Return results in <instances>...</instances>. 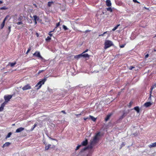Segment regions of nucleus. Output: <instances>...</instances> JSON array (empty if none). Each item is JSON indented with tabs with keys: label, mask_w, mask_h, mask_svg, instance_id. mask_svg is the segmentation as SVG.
I'll return each instance as SVG.
<instances>
[{
	"label": "nucleus",
	"mask_w": 156,
	"mask_h": 156,
	"mask_svg": "<svg viewBox=\"0 0 156 156\" xmlns=\"http://www.w3.org/2000/svg\"><path fill=\"white\" fill-rule=\"evenodd\" d=\"M113 45L112 41L110 40H105L104 43V49H106Z\"/></svg>",
	"instance_id": "nucleus-1"
},
{
	"label": "nucleus",
	"mask_w": 156,
	"mask_h": 156,
	"mask_svg": "<svg viewBox=\"0 0 156 156\" xmlns=\"http://www.w3.org/2000/svg\"><path fill=\"white\" fill-rule=\"evenodd\" d=\"M46 80V79L45 78H44L42 79L37 84L35 85V87H38L37 88V90H38L40 89L42 85L44 84L45 83V82Z\"/></svg>",
	"instance_id": "nucleus-2"
},
{
	"label": "nucleus",
	"mask_w": 156,
	"mask_h": 156,
	"mask_svg": "<svg viewBox=\"0 0 156 156\" xmlns=\"http://www.w3.org/2000/svg\"><path fill=\"white\" fill-rule=\"evenodd\" d=\"M100 136V132L96 133L94 137L93 141H92V143H95L96 142L97 140L99 139L98 136Z\"/></svg>",
	"instance_id": "nucleus-3"
},
{
	"label": "nucleus",
	"mask_w": 156,
	"mask_h": 156,
	"mask_svg": "<svg viewBox=\"0 0 156 156\" xmlns=\"http://www.w3.org/2000/svg\"><path fill=\"white\" fill-rule=\"evenodd\" d=\"M12 95H6L4 96V98L5 100V103L8 102L10 101V99L12 98Z\"/></svg>",
	"instance_id": "nucleus-4"
},
{
	"label": "nucleus",
	"mask_w": 156,
	"mask_h": 156,
	"mask_svg": "<svg viewBox=\"0 0 156 156\" xmlns=\"http://www.w3.org/2000/svg\"><path fill=\"white\" fill-rule=\"evenodd\" d=\"M31 88V87L29 84H27L24 86L22 88V89L23 90H30Z\"/></svg>",
	"instance_id": "nucleus-5"
},
{
	"label": "nucleus",
	"mask_w": 156,
	"mask_h": 156,
	"mask_svg": "<svg viewBox=\"0 0 156 156\" xmlns=\"http://www.w3.org/2000/svg\"><path fill=\"white\" fill-rule=\"evenodd\" d=\"M33 55L41 59L43 58L40 55V52L38 51H36L35 53L33 54Z\"/></svg>",
	"instance_id": "nucleus-6"
},
{
	"label": "nucleus",
	"mask_w": 156,
	"mask_h": 156,
	"mask_svg": "<svg viewBox=\"0 0 156 156\" xmlns=\"http://www.w3.org/2000/svg\"><path fill=\"white\" fill-rule=\"evenodd\" d=\"M8 17H9V16H6L5 17V18L4 19V20H3V22H2V24L0 26L1 29H2L4 27V26H5V20H6L7 18Z\"/></svg>",
	"instance_id": "nucleus-7"
},
{
	"label": "nucleus",
	"mask_w": 156,
	"mask_h": 156,
	"mask_svg": "<svg viewBox=\"0 0 156 156\" xmlns=\"http://www.w3.org/2000/svg\"><path fill=\"white\" fill-rule=\"evenodd\" d=\"M153 104V102H147L144 103V106L146 108L150 106Z\"/></svg>",
	"instance_id": "nucleus-8"
},
{
	"label": "nucleus",
	"mask_w": 156,
	"mask_h": 156,
	"mask_svg": "<svg viewBox=\"0 0 156 156\" xmlns=\"http://www.w3.org/2000/svg\"><path fill=\"white\" fill-rule=\"evenodd\" d=\"M93 147L92 145H90L88 146L87 147H84L83 149L81 151L83 152L88 149H91Z\"/></svg>",
	"instance_id": "nucleus-9"
},
{
	"label": "nucleus",
	"mask_w": 156,
	"mask_h": 156,
	"mask_svg": "<svg viewBox=\"0 0 156 156\" xmlns=\"http://www.w3.org/2000/svg\"><path fill=\"white\" fill-rule=\"evenodd\" d=\"M51 145L50 144H48L47 146L46 145V146L45 147V150H48L49 148H53L55 147V146L54 145H53L52 146V147H51Z\"/></svg>",
	"instance_id": "nucleus-10"
},
{
	"label": "nucleus",
	"mask_w": 156,
	"mask_h": 156,
	"mask_svg": "<svg viewBox=\"0 0 156 156\" xmlns=\"http://www.w3.org/2000/svg\"><path fill=\"white\" fill-rule=\"evenodd\" d=\"M88 144V140L87 139H86L84 141H83L81 143V146H86Z\"/></svg>",
	"instance_id": "nucleus-11"
},
{
	"label": "nucleus",
	"mask_w": 156,
	"mask_h": 156,
	"mask_svg": "<svg viewBox=\"0 0 156 156\" xmlns=\"http://www.w3.org/2000/svg\"><path fill=\"white\" fill-rule=\"evenodd\" d=\"M81 57H83L84 58H90V55L87 54H84L82 53L81 54Z\"/></svg>",
	"instance_id": "nucleus-12"
},
{
	"label": "nucleus",
	"mask_w": 156,
	"mask_h": 156,
	"mask_svg": "<svg viewBox=\"0 0 156 156\" xmlns=\"http://www.w3.org/2000/svg\"><path fill=\"white\" fill-rule=\"evenodd\" d=\"M24 129V128L23 127H20L18 129H17L16 130V133H19L20 132L23 130Z\"/></svg>",
	"instance_id": "nucleus-13"
},
{
	"label": "nucleus",
	"mask_w": 156,
	"mask_h": 156,
	"mask_svg": "<svg viewBox=\"0 0 156 156\" xmlns=\"http://www.w3.org/2000/svg\"><path fill=\"white\" fill-rule=\"evenodd\" d=\"M106 3L107 6L110 7L111 5L112 4L110 0H107L106 1Z\"/></svg>",
	"instance_id": "nucleus-14"
},
{
	"label": "nucleus",
	"mask_w": 156,
	"mask_h": 156,
	"mask_svg": "<svg viewBox=\"0 0 156 156\" xmlns=\"http://www.w3.org/2000/svg\"><path fill=\"white\" fill-rule=\"evenodd\" d=\"M112 115V114H111L107 115L105 119V121L106 122L108 121L109 119Z\"/></svg>",
	"instance_id": "nucleus-15"
},
{
	"label": "nucleus",
	"mask_w": 156,
	"mask_h": 156,
	"mask_svg": "<svg viewBox=\"0 0 156 156\" xmlns=\"http://www.w3.org/2000/svg\"><path fill=\"white\" fill-rule=\"evenodd\" d=\"M5 104V102H4L1 105V106L0 107V111H2L3 110Z\"/></svg>",
	"instance_id": "nucleus-16"
},
{
	"label": "nucleus",
	"mask_w": 156,
	"mask_h": 156,
	"mask_svg": "<svg viewBox=\"0 0 156 156\" xmlns=\"http://www.w3.org/2000/svg\"><path fill=\"white\" fill-rule=\"evenodd\" d=\"M156 147V142L154 143L151 144L149 145V147L150 148Z\"/></svg>",
	"instance_id": "nucleus-17"
},
{
	"label": "nucleus",
	"mask_w": 156,
	"mask_h": 156,
	"mask_svg": "<svg viewBox=\"0 0 156 156\" xmlns=\"http://www.w3.org/2000/svg\"><path fill=\"white\" fill-rule=\"evenodd\" d=\"M89 119L90 118L93 121L95 122L96 120V118L91 115H89Z\"/></svg>",
	"instance_id": "nucleus-18"
},
{
	"label": "nucleus",
	"mask_w": 156,
	"mask_h": 156,
	"mask_svg": "<svg viewBox=\"0 0 156 156\" xmlns=\"http://www.w3.org/2000/svg\"><path fill=\"white\" fill-rule=\"evenodd\" d=\"M33 17L34 18V23L35 24H36L37 23V20H36V19L37 18V16L36 15H34L33 16Z\"/></svg>",
	"instance_id": "nucleus-19"
},
{
	"label": "nucleus",
	"mask_w": 156,
	"mask_h": 156,
	"mask_svg": "<svg viewBox=\"0 0 156 156\" xmlns=\"http://www.w3.org/2000/svg\"><path fill=\"white\" fill-rule=\"evenodd\" d=\"M134 109L135 110L137 113H139L140 112V109L138 106H136L134 108Z\"/></svg>",
	"instance_id": "nucleus-20"
},
{
	"label": "nucleus",
	"mask_w": 156,
	"mask_h": 156,
	"mask_svg": "<svg viewBox=\"0 0 156 156\" xmlns=\"http://www.w3.org/2000/svg\"><path fill=\"white\" fill-rule=\"evenodd\" d=\"M16 62H15L13 63L9 62L8 65H10L11 67H13L16 64Z\"/></svg>",
	"instance_id": "nucleus-21"
},
{
	"label": "nucleus",
	"mask_w": 156,
	"mask_h": 156,
	"mask_svg": "<svg viewBox=\"0 0 156 156\" xmlns=\"http://www.w3.org/2000/svg\"><path fill=\"white\" fill-rule=\"evenodd\" d=\"M10 144V143L9 142H6L3 145L2 147H5L8 146Z\"/></svg>",
	"instance_id": "nucleus-22"
},
{
	"label": "nucleus",
	"mask_w": 156,
	"mask_h": 156,
	"mask_svg": "<svg viewBox=\"0 0 156 156\" xmlns=\"http://www.w3.org/2000/svg\"><path fill=\"white\" fill-rule=\"evenodd\" d=\"M152 88L151 89V90H150V97H149L148 99L149 101H151V94H152Z\"/></svg>",
	"instance_id": "nucleus-23"
},
{
	"label": "nucleus",
	"mask_w": 156,
	"mask_h": 156,
	"mask_svg": "<svg viewBox=\"0 0 156 156\" xmlns=\"http://www.w3.org/2000/svg\"><path fill=\"white\" fill-rule=\"evenodd\" d=\"M81 57V54H80L79 55H76L75 56V58L76 59H78L79 58H80V57Z\"/></svg>",
	"instance_id": "nucleus-24"
},
{
	"label": "nucleus",
	"mask_w": 156,
	"mask_h": 156,
	"mask_svg": "<svg viewBox=\"0 0 156 156\" xmlns=\"http://www.w3.org/2000/svg\"><path fill=\"white\" fill-rule=\"evenodd\" d=\"M54 3V2L51 1V2H48V6L49 7H50L52 4Z\"/></svg>",
	"instance_id": "nucleus-25"
},
{
	"label": "nucleus",
	"mask_w": 156,
	"mask_h": 156,
	"mask_svg": "<svg viewBox=\"0 0 156 156\" xmlns=\"http://www.w3.org/2000/svg\"><path fill=\"white\" fill-rule=\"evenodd\" d=\"M106 9L107 11H109L111 12H112V9L110 7L107 8Z\"/></svg>",
	"instance_id": "nucleus-26"
},
{
	"label": "nucleus",
	"mask_w": 156,
	"mask_h": 156,
	"mask_svg": "<svg viewBox=\"0 0 156 156\" xmlns=\"http://www.w3.org/2000/svg\"><path fill=\"white\" fill-rule=\"evenodd\" d=\"M12 134V133L11 132L9 133L8 135H7V136H6V138H8Z\"/></svg>",
	"instance_id": "nucleus-27"
},
{
	"label": "nucleus",
	"mask_w": 156,
	"mask_h": 156,
	"mask_svg": "<svg viewBox=\"0 0 156 156\" xmlns=\"http://www.w3.org/2000/svg\"><path fill=\"white\" fill-rule=\"evenodd\" d=\"M119 24L117 25L112 29V30L113 31H115V30L118 28V27L119 26Z\"/></svg>",
	"instance_id": "nucleus-28"
},
{
	"label": "nucleus",
	"mask_w": 156,
	"mask_h": 156,
	"mask_svg": "<svg viewBox=\"0 0 156 156\" xmlns=\"http://www.w3.org/2000/svg\"><path fill=\"white\" fill-rule=\"evenodd\" d=\"M8 9V8L6 7L5 6L3 7L0 8V10H6Z\"/></svg>",
	"instance_id": "nucleus-29"
},
{
	"label": "nucleus",
	"mask_w": 156,
	"mask_h": 156,
	"mask_svg": "<svg viewBox=\"0 0 156 156\" xmlns=\"http://www.w3.org/2000/svg\"><path fill=\"white\" fill-rule=\"evenodd\" d=\"M51 38L50 37L48 36L47 38L45 39L46 41H48L51 40Z\"/></svg>",
	"instance_id": "nucleus-30"
},
{
	"label": "nucleus",
	"mask_w": 156,
	"mask_h": 156,
	"mask_svg": "<svg viewBox=\"0 0 156 156\" xmlns=\"http://www.w3.org/2000/svg\"><path fill=\"white\" fill-rule=\"evenodd\" d=\"M62 27L65 30H66L68 29L67 27L65 25H63Z\"/></svg>",
	"instance_id": "nucleus-31"
},
{
	"label": "nucleus",
	"mask_w": 156,
	"mask_h": 156,
	"mask_svg": "<svg viewBox=\"0 0 156 156\" xmlns=\"http://www.w3.org/2000/svg\"><path fill=\"white\" fill-rule=\"evenodd\" d=\"M31 49V47H30L28 49V50H27V51L26 53V54H27L30 51V50Z\"/></svg>",
	"instance_id": "nucleus-32"
},
{
	"label": "nucleus",
	"mask_w": 156,
	"mask_h": 156,
	"mask_svg": "<svg viewBox=\"0 0 156 156\" xmlns=\"http://www.w3.org/2000/svg\"><path fill=\"white\" fill-rule=\"evenodd\" d=\"M107 31L105 32H104L103 33V34H100V35H99V36H104V35H105V34L107 33Z\"/></svg>",
	"instance_id": "nucleus-33"
},
{
	"label": "nucleus",
	"mask_w": 156,
	"mask_h": 156,
	"mask_svg": "<svg viewBox=\"0 0 156 156\" xmlns=\"http://www.w3.org/2000/svg\"><path fill=\"white\" fill-rule=\"evenodd\" d=\"M126 45V44L125 43L124 44L120 45L119 47L121 48H123L125 47V46Z\"/></svg>",
	"instance_id": "nucleus-34"
},
{
	"label": "nucleus",
	"mask_w": 156,
	"mask_h": 156,
	"mask_svg": "<svg viewBox=\"0 0 156 156\" xmlns=\"http://www.w3.org/2000/svg\"><path fill=\"white\" fill-rule=\"evenodd\" d=\"M81 145H78V146H77L75 150L76 151V150H78L79 149V148H80V147H81Z\"/></svg>",
	"instance_id": "nucleus-35"
},
{
	"label": "nucleus",
	"mask_w": 156,
	"mask_h": 156,
	"mask_svg": "<svg viewBox=\"0 0 156 156\" xmlns=\"http://www.w3.org/2000/svg\"><path fill=\"white\" fill-rule=\"evenodd\" d=\"M133 103V102L132 101H130V102L129 103V105L128 106L130 107H131V106L132 105Z\"/></svg>",
	"instance_id": "nucleus-36"
},
{
	"label": "nucleus",
	"mask_w": 156,
	"mask_h": 156,
	"mask_svg": "<svg viewBox=\"0 0 156 156\" xmlns=\"http://www.w3.org/2000/svg\"><path fill=\"white\" fill-rule=\"evenodd\" d=\"M60 22H59L56 23L55 28L58 27L60 25Z\"/></svg>",
	"instance_id": "nucleus-37"
},
{
	"label": "nucleus",
	"mask_w": 156,
	"mask_h": 156,
	"mask_svg": "<svg viewBox=\"0 0 156 156\" xmlns=\"http://www.w3.org/2000/svg\"><path fill=\"white\" fill-rule=\"evenodd\" d=\"M156 87V84L153 85L151 88L150 89V90H151V89L152 88V90H153V89L155 87Z\"/></svg>",
	"instance_id": "nucleus-38"
},
{
	"label": "nucleus",
	"mask_w": 156,
	"mask_h": 156,
	"mask_svg": "<svg viewBox=\"0 0 156 156\" xmlns=\"http://www.w3.org/2000/svg\"><path fill=\"white\" fill-rule=\"evenodd\" d=\"M125 114V113H123V114L121 116H120L119 119H122L124 117V115Z\"/></svg>",
	"instance_id": "nucleus-39"
},
{
	"label": "nucleus",
	"mask_w": 156,
	"mask_h": 156,
	"mask_svg": "<svg viewBox=\"0 0 156 156\" xmlns=\"http://www.w3.org/2000/svg\"><path fill=\"white\" fill-rule=\"evenodd\" d=\"M135 68V67L134 66H130L129 68V70H132V69H133Z\"/></svg>",
	"instance_id": "nucleus-40"
},
{
	"label": "nucleus",
	"mask_w": 156,
	"mask_h": 156,
	"mask_svg": "<svg viewBox=\"0 0 156 156\" xmlns=\"http://www.w3.org/2000/svg\"><path fill=\"white\" fill-rule=\"evenodd\" d=\"M11 27L10 26L8 28V30L9 31V33L11 31Z\"/></svg>",
	"instance_id": "nucleus-41"
},
{
	"label": "nucleus",
	"mask_w": 156,
	"mask_h": 156,
	"mask_svg": "<svg viewBox=\"0 0 156 156\" xmlns=\"http://www.w3.org/2000/svg\"><path fill=\"white\" fill-rule=\"evenodd\" d=\"M52 32V31H50L49 32L48 34L50 36V37H51L52 36V34H51V33Z\"/></svg>",
	"instance_id": "nucleus-42"
},
{
	"label": "nucleus",
	"mask_w": 156,
	"mask_h": 156,
	"mask_svg": "<svg viewBox=\"0 0 156 156\" xmlns=\"http://www.w3.org/2000/svg\"><path fill=\"white\" fill-rule=\"evenodd\" d=\"M133 1L135 3H140L139 2H138V1H137V0H133Z\"/></svg>",
	"instance_id": "nucleus-43"
},
{
	"label": "nucleus",
	"mask_w": 156,
	"mask_h": 156,
	"mask_svg": "<svg viewBox=\"0 0 156 156\" xmlns=\"http://www.w3.org/2000/svg\"><path fill=\"white\" fill-rule=\"evenodd\" d=\"M17 25H20V24H22L23 23L21 22H18V23H17Z\"/></svg>",
	"instance_id": "nucleus-44"
},
{
	"label": "nucleus",
	"mask_w": 156,
	"mask_h": 156,
	"mask_svg": "<svg viewBox=\"0 0 156 156\" xmlns=\"http://www.w3.org/2000/svg\"><path fill=\"white\" fill-rule=\"evenodd\" d=\"M44 71V70H40L39 71V72H38V74H39L40 73H41V72H43Z\"/></svg>",
	"instance_id": "nucleus-45"
},
{
	"label": "nucleus",
	"mask_w": 156,
	"mask_h": 156,
	"mask_svg": "<svg viewBox=\"0 0 156 156\" xmlns=\"http://www.w3.org/2000/svg\"><path fill=\"white\" fill-rule=\"evenodd\" d=\"M37 126V124H34V127H33V128L32 129H31V130H32L36 126Z\"/></svg>",
	"instance_id": "nucleus-46"
},
{
	"label": "nucleus",
	"mask_w": 156,
	"mask_h": 156,
	"mask_svg": "<svg viewBox=\"0 0 156 156\" xmlns=\"http://www.w3.org/2000/svg\"><path fill=\"white\" fill-rule=\"evenodd\" d=\"M125 145V144L124 143H122L121 145V147H123V146H124Z\"/></svg>",
	"instance_id": "nucleus-47"
},
{
	"label": "nucleus",
	"mask_w": 156,
	"mask_h": 156,
	"mask_svg": "<svg viewBox=\"0 0 156 156\" xmlns=\"http://www.w3.org/2000/svg\"><path fill=\"white\" fill-rule=\"evenodd\" d=\"M89 119V118H88V117H84L83 118V119L84 120H86L87 119Z\"/></svg>",
	"instance_id": "nucleus-48"
},
{
	"label": "nucleus",
	"mask_w": 156,
	"mask_h": 156,
	"mask_svg": "<svg viewBox=\"0 0 156 156\" xmlns=\"http://www.w3.org/2000/svg\"><path fill=\"white\" fill-rule=\"evenodd\" d=\"M88 51V49H87V50H86L85 51H83V53H84L86 52H87Z\"/></svg>",
	"instance_id": "nucleus-49"
},
{
	"label": "nucleus",
	"mask_w": 156,
	"mask_h": 156,
	"mask_svg": "<svg viewBox=\"0 0 156 156\" xmlns=\"http://www.w3.org/2000/svg\"><path fill=\"white\" fill-rule=\"evenodd\" d=\"M149 56V55L148 54H147L145 56V58H147Z\"/></svg>",
	"instance_id": "nucleus-50"
},
{
	"label": "nucleus",
	"mask_w": 156,
	"mask_h": 156,
	"mask_svg": "<svg viewBox=\"0 0 156 156\" xmlns=\"http://www.w3.org/2000/svg\"><path fill=\"white\" fill-rule=\"evenodd\" d=\"M37 21H39V20H40V19L39 17L37 16V18L36 19Z\"/></svg>",
	"instance_id": "nucleus-51"
},
{
	"label": "nucleus",
	"mask_w": 156,
	"mask_h": 156,
	"mask_svg": "<svg viewBox=\"0 0 156 156\" xmlns=\"http://www.w3.org/2000/svg\"><path fill=\"white\" fill-rule=\"evenodd\" d=\"M61 112L63 113H64V114H66V113L65 112V111H64V110H62V111H61Z\"/></svg>",
	"instance_id": "nucleus-52"
},
{
	"label": "nucleus",
	"mask_w": 156,
	"mask_h": 156,
	"mask_svg": "<svg viewBox=\"0 0 156 156\" xmlns=\"http://www.w3.org/2000/svg\"><path fill=\"white\" fill-rule=\"evenodd\" d=\"M51 140H56V141H57V140L56 139H55L51 138Z\"/></svg>",
	"instance_id": "nucleus-53"
},
{
	"label": "nucleus",
	"mask_w": 156,
	"mask_h": 156,
	"mask_svg": "<svg viewBox=\"0 0 156 156\" xmlns=\"http://www.w3.org/2000/svg\"><path fill=\"white\" fill-rule=\"evenodd\" d=\"M82 115V114L81 113L79 114H77V115H76L78 116V115Z\"/></svg>",
	"instance_id": "nucleus-54"
},
{
	"label": "nucleus",
	"mask_w": 156,
	"mask_h": 156,
	"mask_svg": "<svg viewBox=\"0 0 156 156\" xmlns=\"http://www.w3.org/2000/svg\"><path fill=\"white\" fill-rule=\"evenodd\" d=\"M34 5L36 7H37V5H36V4H34Z\"/></svg>",
	"instance_id": "nucleus-55"
},
{
	"label": "nucleus",
	"mask_w": 156,
	"mask_h": 156,
	"mask_svg": "<svg viewBox=\"0 0 156 156\" xmlns=\"http://www.w3.org/2000/svg\"><path fill=\"white\" fill-rule=\"evenodd\" d=\"M3 3V2L2 1L0 0V4L2 3Z\"/></svg>",
	"instance_id": "nucleus-56"
},
{
	"label": "nucleus",
	"mask_w": 156,
	"mask_h": 156,
	"mask_svg": "<svg viewBox=\"0 0 156 156\" xmlns=\"http://www.w3.org/2000/svg\"><path fill=\"white\" fill-rule=\"evenodd\" d=\"M43 143L45 145H46L47 144L45 142H44Z\"/></svg>",
	"instance_id": "nucleus-57"
},
{
	"label": "nucleus",
	"mask_w": 156,
	"mask_h": 156,
	"mask_svg": "<svg viewBox=\"0 0 156 156\" xmlns=\"http://www.w3.org/2000/svg\"><path fill=\"white\" fill-rule=\"evenodd\" d=\"M90 31V30H87L86 31V32H89V31Z\"/></svg>",
	"instance_id": "nucleus-58"
},
{
	"label": "nucleus",
	"mask_w": 156,
	"mask_h": 156,
	"mask_svg": "<svg viewBox=\"0 0 156 156\" xmlns=\"http://www.w3.org/2000/svg\"><path fill=\"white\" fill-rule=\"evenodd\" d=\"M145 8L146 9H148V8H146L145 7Z\"/></svg>",
	"instance_id": "nucleus-59"
},
{
	"label": "nucleus",
	"mask_w": 156,
	"mask_h": 156,
	"mask_svg": "<svg viewBox=\"0 0 156 156\" xmlns=\"http://www.w3.org/2000/svg\"><path fill=\"white\" fill-rule=\"evenodd\" d=\"M154 51H156V49L155 50L154 49Z\"/></svg>",
	"instance_id": "nucleus-60"
},
{
	"label": "nucleus",
	"mask_w": 156,
	"mask_h": 156,
	"mask_svg": "<svg viewBox=\"0 0 156 156\" xmlns=\"http://www.w3.org/2000/svg\"><path fill=\"white\" fill-rule=\"evenodd\" d=\"M54 30H53V31H52V32H53V31H54Z\"/></svg>",
	"instance_id": "nucleus-61"
}]
</instances>
